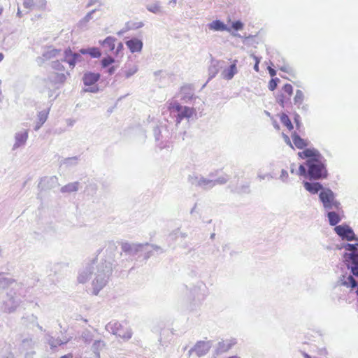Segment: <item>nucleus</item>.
<instances>
[{"mask_svg": "<svg viewBox=\"0 0 358 358\" xmlns=\"http://www.w3.org/2000/svg\"><path fill=\"white\" fill-rule=\"evenodd\" d=\"M61 54V50L58 49H49L45 51V52L43 55V58L45 59H50L53 58H56Z\"/></svg>", "mask_w": 358, "mask_h": 358, "instance_id": "f3484780", "label": "nucleus"}, {"mask_svg": "<svg viewBox=\"0 0 358 358\" xmlns=\"http://www.w3.org/2000/svg\"><path fill=\"white\" fill-rule=\"evenodd\" d=\"M28 138V133L24 131L23 133L18 134L16 135V143L15 145L19 146L24 144Z\"/></svg>", "mask_w": 358, "mask_h": 358, "instance_id": "a211bd4d", "label": "nucleus"}, {"mask_svg": "<svg viewBox=\"0 0 358 358\" xmlns=\"http://www.w3.org/2000/svg\"><path fill=\"white\" fill-rule=\"evenodd\" d=\"M15 281V280L14 279L6 278L4 273H0V285H3V283L4 285H9L10 283L14 282Z\"/></svg>", "mask_w": 358, "mask_h": 358, "instance_id": "a878e982", "label": "nucleus"}, {"mask_svg": "<svg viewBox=\"0 0 358 358\" xmlns=\"http://www.w3.org/2000/svg\"><path fill=\"white\" fill-rule=\"evenodd\" d=\"M194 113V108L187 106H182V109L177 116L176 121L178 123H180V121L184 118H189V117L192 116Z\"/></svg>", "mask_w": 358, "mask_h": 358, "instance_id": "1a4fd4ad", "label": "nucleus"}, {"mask_svg": "<svg viewBox=\"0 0 358 358\" xmlns=\"http://www.w3.org/2000/svg\"><path fill=\"white\" fill-rule=\"evenodd\" d=\"M114 62L115 60L113 59V58L110 56H108L102 59L101 65L103 67H106Z\"/></svg>", "mask_w": 358, "mask_h": 358, "instance_id": "c756f323", "label": "nucleus"}, {"mask_svg": "<svg viewBox=\"0 0 358 358\" xmlns=\"http://www.w3.org/2000/svg\"><path fill=\"white\" fill-rule=\"evenodd\" d=\"M208 350H209V347H208V344H206V343H203V342L197 343L194 346V350L196 352V354L199 356H203V355L206 354V352H207L208 351Z\"/></svg>", "mask_w": 358, "mask_h": 358, "instance_id": "2eb2a0df", "label": "nucleus"}, {"mask_svg": "<svg viewBox=\"0 0 358 358\" xmlns=\"http://www.w3.org/2000/svg\"><path fill=\"white\" fill-rule=\"evenodd\" d=\"M282 137L284 138L285 142L287 145H289L290 146V148H293V145H292V143L290 141V138L287 135H286V134H282Z\"/></svg>", "mask_w": 358, "mask_h": 358, "instance_id": "c9c22d12", "label": "nucleus"}, {"mask_svg": "<svg viewBox=\"0 0 358 358\" xmlns=\"http://www.w3.org/2000/svg\"><path fill=\"white\" fill-rule=\"evenodd\" d=\"M0 99H1V92H0Z\"/></svg>", "mask_w": 358, "mask_h": 358, "instance_id": "864d4df0", "label": "nucleus"}, {"mask_svg": "<svg viewBox=\"0 0 358 358\" xmlns=\"http://www.w3.org/2000/svg\"><path fill=\"white\" fill-rule=\"evenodd\" d=\"M282 92L287 95L286 99H290L293 93V87L290 84H285L282 86Z\"/></svg>", "mask_w": 358, "mask_h": 358, "instance_id": "5701e85b", "label": "nucleus"}, {"mask_svg": "<svg viewBox=\"0 0 358 358\" xmlns=\"http://www.w3.org/2000/svg\"><path fill=\"white\" fill-rule=\"evenodd\" d=\"M254 69H255V71L258 72L259 71V64H255Z\"/></svg>", "mask_w": 358, "mask_h": 358, "instance_id": "c03bdc74", "label": "nucleus"}, {"mask_svg": "<svg viewBox=\"0 0 358 358\" xmlns=\"http://www.w3.org/2000/svg\"><path fill=\"white\" fill-rule=\"evenodd\" d=\"M64 57L63 59L64 62L69 63L71 69H73L76 64V62L80 57L78 54L73 53L70 48L66 49L64 52Z\"/></svg>", "mask_w": 358, "mask_h": 358, "instance_id": "423d86ee", "label": "nucleus"}, {"mask_svg": "<svg viewBox=\"0 0 358 358\" xmlns=\"http://www.w3.org/2000/svg\"><path fill=\"white\" fill-rule=\"evenodd\" d=\"M209 28L213 30H228L230 31L229 28H227L224 22L220 20L213 21L209 24Z\"/></svg>", "mask_w": 358, "mask_h": 358, "instance_id": "dca6fc26", "label": "nucleus"}, {"mask_svg": "<svg viewBox=\"0 0 358 358\" xmlns=\"http://www.w3.org/2000/svg\"><path fill=\"white\" fill-rule=\"evenodd\" d=\"M123 250H124V251H127V250H128V248H127V246H126V245H124V248H123Z\"/></svg>", "mask_w": 358, "mask_h": 358, "instance_id": "3c124183", "label": "nucleus"}, {"mask_svg": "<svg viewBox=\"0 0 358 358\" xmlns=\"http://www.w3.org/2000/svg\"><path fill=\"white\" fill-rule=\"evenodd\" d=\"M236 63L237 61H234V63L231 64V66L229 67V69H225L222 71V76L224 78L227 80H230L238 72Z\"/></svg>", "mask_w": 358, "mask_h": 358, "instance_id": "9b49d317", "label": "nucleus"}, {"mask_svg": "<svg viewBox=\"0 0 358 358\" xmlns=\"http://www.w3.org/2000/svg\"><path fill=\"white\" fill-rule=\"evenodd\" d=\"M345 248L348 251H351L352 252H357V245L348 243L345 245Z\"/></svg>", "mask_w": 358, "mask_h": 358, "instance_id": "72a5a7b5", "label": "nucleus"}, {"mask_svg": "<svg viewBox=\"0 0 358 358\" xmlns=\"http://www.w3.org/2000/svg\"><path fill=\"white\" fill-rule=\"evenodd\" d=\"M288 177V173L286 171L282 170L280 175V178L284 180Z\"/></svg>", "mask_w": 358, "mask_h": 358, "instance_id": "ea45409f", "label": "nucleus"}, {"mask_svg": "<svg viewBox=\"0 0 358 358\" xmlns=\"http://www.w3.org/2000/svg\"><path fill=\"white\" fill-rule=\"evenodd\" d=\"M227 181V179L226 178H224V179H222V180H219L218 182H220L221 184H222V182H226Z\"/></svg>", "mask_w": 358, "mask_h": 358, "instance_id": "09e8293b", "label": "nucleus"}, {"mask_svg": "<svg viewBox=\"0 0 358 358\" xmlns=\"http://www.w3.org/2000/svg\"><path fill=\"white\" fill-rule=\"evenodd\" d=\"M138 71V69L136 66L134 65L131 67V69H127L124 71V76L126 78H129L132 76L136 71Z\"/></svg>", "mask_w": 358, "mask_h": 358, "instance_id": "7c9ffc66", "label": "nucleus"}, {"mask_svg": "<svg viewBox=\"0 0 358 358\" xmlns=\"http://www.w3.org/2000/svg\"><path fill=\"white\" fill-rule=\"evenodd\" d=\"M111 329L113 334L122 339L128 340L131 338L132 332L127 324L115 322Z\"/></svg>", "mask_w": 358, "mask_h": 358, "instance_id": "20e7f679", "label": "nucleus"}, {"mask_svg": "<svg viewBox=\"0 0 358 358\" xmlns=\"http://www.w3.org/2000/svg\"><path fill=\"white\" fill-rule=\"evenodd\" d=\"M276 86H277V84L275 83V81L273 80H271L270 81V85H269L270 90H274L275 88L276 87Z\"/></svg>", "mask_w": 358, "mask_h": 358, "instance_id": "58836bf2", "label": "nucleus"}, {"mask_svg": "<svg viewBox=\"0 0 358 358\" xmlns=\"http://www.w3.org/2000/svg\"><path fill=\"white\" fill-rule=\"evenodd\" d=\"M17 15L18 17H22V12L20 11V10L19 8L17 9Z\"/></svg>", "mask_w": 358, "mask_h": 358, "instance_id": "49530a36", "label": "nucleus"}, {"mask_svg": "<svg viewBox=\"0 0 358 358\" xmlns=\"http://www.w3.org/2000/svg\"><path fill=\"white\" fill-rule=\"evenodd\" d=\"M51 80L55 84H63L66 80V73L64 71L55 72Z\"/></svg>", "mask_w": 358, "mask_h": 358, "instance_id": "4468645a", "label": "nucleus"}, {"mask_svg": "<svg viewBox=\"0 0 358 358\" xmlns=\"http://www.w3.org/2000/svg\"><path fill=\"white\" fill-rule=\"evenodd\" d=\"M252 57L254 58L255 61V64H259L260 63V59L255 56V55H252Z\"/></svg>", "mask_w": 358, "mask_h": 358, "instance_id": "a19ab883", "label": "nucleus"}, {"mask_svg": "<svg viewBox=\"0 0 358 358\" xmlns=\"http://www.w3.org/2000/svg\"><path fill=\"white\" fill-rule=\"evenodd\" d=\"M169 110H170L171 112H177L178 114L180 113L182 106H180L178 102H170L169 105L168 106Z\"/></svg>", "mask_w": 358, "mask_h": 358, "instance_id": "393cba45", "label": "nucleus"}, {"mask_svg": "<svg viewBox=\"0 0 358 358\" xmlns=\"http://www.w3.org/2000/svg\"><path fill=\"white\" fill-rule=\"evenodd\" d=\"M48 113L45 111L40 112L38 114V122L36 124V129H38L41 127V126L45 123V122L48 119Z\"/></svg>", "mask_w": 358, "mask_h": 358, "instance_id": "4be33fe9", "label": "nucleus"}, {"mask_svg": "<svg viewBox=\"0 0 358 358\" xmlns=\"http://www.w3.org/2000/svg\"><path fill=\"white\" fill-rule=\"evenodd\" d=\"M52 67L53 68V69L55 71H56V72H59V71H64V66L62 65V64L59 62V61H56V62H54L52 64Z\"/></svg>", "mask_w": 358, "mask_h": 358, "instance_id": "cd10ccee", "label": "nucleus"}, {"mask_svg": "<svg viewBox=\"0 0 358 358\" xmlns=\"http://www.w3.org/2000/svg\"><path fill=\"white\" fill-rule=\"evenodd\" d=\"M100 78V73L88 72L84 74L83 78V83L86 86H90L96 84Z\"/></svg>", "mask_w": 358, "mask_h": 358, "instance_id": "6e6552de", "label": "nucleus"}, {"mask_svg": "<svg viewBox=\"0 0 358 358\" xmlns=\"http://www.w3.org/2000/svg\"><path fill=\"white\" fill-rule=\"evenodd\" d=\"M5 56L3 53H0V63L2 62V60L4 59Z\"/></svg>", "mask_w": 358, "mask_h": 358, "instance_id": "de8ad7c7", "label": "nucleus"}, {"mask_svg": "<svg viewBox=\"0 0 358 358\" xmlns=\"http://www.w3.org/2000/svg\"><path fill=\"white\" fill-rule=\"evenodd\" d=\"M306 173V170L303 165H300L299 167V175H305Z\"/></svg>", "mask_w": 358, "mask_h": 358, "instance_id": "e433bc0d", "label": "nucleus"}, {"mask_svg": "<svg viewBox=\"0 0 358 358\" xmlns=\"http://www.w3.org/2000/svg\"><path fill=\"white\" fill-rule=\"evenodd\" d=\"M334 231L343 239H347L348 241L355 239V232L348 225H337L334 228Z\"/></svg>", "mask_w": 358, "mask_h": 358, "instance_id": "39448f33", "label": "nucleus"}, {"mask_svg": "<svg viewBox=\"0 0 358 358\" xmlns=\"http://www.w3.org/2000/svg\"><path fill=\"white\" fill-rule=\"evenodd\" d=\"M349 258L352 260V272L354 275H358V252L350 253L349 255Z\"/></svg>", "mask_w": 358, "mask_h": 358, "instance_id": "ddd939ff", "label": "nucleus"}, {"mask_svg": "<svg viewBox=\"0 0 358 358\" xmlns=\"http://www.w3.org/2000/svg\"><path fill=\"white\" fill-rule=\"evenodd\" d=\"M280 121L281 122L287 127V128L291 131L294 129L293 124L291 122L289 117L287 114L282 113L280 115Z\"/></svg>", "mask_w": 358, "mask_h": 358, "instance_id": "412c9836", "label": "nucleus"}, {"mask_svg": "<svg viewBox=\"0 0 358 358\" xmlns=\"http://www.w3.org/2000/svg\"><path fill=\"white\" fill-rule=\"evenodd\" d=\"M231 28L234 30H241L243 29V23L241 21H236L232 22Z\"/></svg>", "mask_w": 358, "mask_h": 358, "instance_id": "473e14b6", "label": "nucleus"}, {"mask_svg": "<svg viewBox=\"0 0 358 358\" xmlns=\"http://www.w3.org/2000/svg\"><path fill=\"white\" fill-rule=\"evenodd\" d=\"M328 218L330 224L335 225L341 221V217L335 212H329L328 213Z\"/></svg>", "mask_w": 358, "mask_h": 358, "instance_id": "aec40b11", "label": "nucleus"}, {"mask_svg": "<svg viewBox=\"0 0 358 358\" xmlns=\"http://www.w3.org/2000/svg\"><path fill=\"white\" fill-rule=\"evenodd\" d=\"M117 39L114 36H108L103 41L101 44L103 48H106L108 51L113 52L115 56H122L124 49L123 43L121 42L117 43L115 46Z\"/></svg>", "mask_w": 358, "mask_h": 358, "instance_id": "f03ea898", "label": "nucleus"}, {"mask_svg": "<svg viewBox=\"0 0 358 358\" xmlns=\"http://www.w3.org/2000/svg\"><path fill=\"white\" fill-rule=\"evenodd\" d=\"M94 10L90 12V13H88L85 16V17L83 19V21L85 22H88L90 19H91V15L92 13H94Z\"/></svg>", "mask_w": 358, "mask_h": 358, "instance_id": "4c0bfd02", "label": "nucleus"}, {"mask_svg": "<svg viewBox=\"0 0 358 358\" xmlns=\"http://www.w3.org/2000/svg\"><path fill=\"white\" fill-rule=\"evenodd\" d=\"M78 188V182H74L73 183H70L62 187V192H76Z\"/></svg>", "mask_w": 358, "mask_h": 358, "instance_id": "6ab92c4d", "label": "nucleus"}, {"mask_svg": "<svg viewBox=\"0 0 358 358\" xmlns=\"http://www.w3.org/2000/svg\"><path fill=\"white\" fill-rule=\"evenodd\" d=\"M357 294L358 295V289H357V292H356Z\"/></svg>", "mask_w": 358, "mask_h": 358, "instance_id": "603ef678", "label": "nucleus"}, {"mask_svg": "<svg viewBox=\"0 0 358 358\" xmlns=\"http://www.w3.org/2000/svg\"><path fill=\"white\" fill-rule=\"evenodd\" d=\"M97 90H98L97 87H93V88H91L90 90H87V91L92 92H95Z\"/></svg>", "mask_w": 358, "mask_h": 358, "instance_id": "a18cd8bd", "label": "nucleus"}, {"mask_svg": "<svg viewBox=\"0 0 358 358\" xmlns=\"http://www.w3.org/2000/svg\"><path fill=\"white\" fill-rule=\"evenodd\" d=\"M127 48L131 52H141L143 48V43L138 38H132L126 42Z\"/></svg>", "mask_w": 358, "mask_h": 358, "instance_id": "0eeeda50", "label": "nucleus"}, {"mask_svg": "<svg viewBox=\"0 0 358 358\" xmlns=\"http://www.w3.org/2000/svg\"><path fill=\"white\" fill-rule=\"evenodd\" d=\"M287 95L285 94L283 92L278 95L277 97V101L278 103L282 106V107L285 106L286 103L289 101L290 99H286Z\"/></svg>", "mask_w": 358, "mask_h": 358, "instance_id": "bb28decb", "label": "nucleus"}, {"mask_svg": "<svg viewBox=\"0 0 358 358\" xmlns=\"http://www.w3.org/2000/svg\"><path fill=\"white\" fill-rule=\"evenodd\" d=\"M24 6L27 8H31L34 6V0H24Z\"/></svg>", "mask_w": 358, "mask_h": 358, "instance_id": "f704fd0d", "label": "nucleus"}, {"mask_svg": "<svg viewBox=\"0 0 358 358\" xmlns=\"http://www.w3.org/2000/svg\"><path fill=\"white\" fill-rule=\"evenodd\" d=\"M292 138L294 145L298 149L305 150L306 146L308 145V142L306 140H304V138H301L300 136H299L296 133H294L292 134Z\"/></svg>", "mask_w": 358, "mask_h": 358, "instance_id": "9d476101", "label": "nucleus"}, {"mask_svg": "<svg viewBox=\"0 0 358 358\" xmlns=\"http://www.w3.org/2000/svg\"><path fill=\"white\" fill-rule=\"evenodd\" d=\"M320 198L325 208L338 209L339 203L335 201L334 194L330 190L322 191L320 194Z\"/></svg>", "mask_w": 358, "mask_h": 358, "instance_id": "7ed1b4c3", "label": "nucleus"}, {"mask_svg": "<svg viewBox=\"0 0 358 358\" xmlns=\"http://www.w3.org/2000/svg\"><path fill=\"white\" fill-rule=\"evenodd\" d=\"M303 99V92H301V90H297L295 97H294L295 103H297L298 104H301Z\"/></svg>", "mask_w": 358, "mask_h": 358, "instance_id": "2f4dec72", "label": "nucleus"}, {"mask_svg": "<svg viewBox=\"0 0 358 358\" xmlns=\"http://www.w3.org/2000/svg\"><path fill=\"white\" fill-rule=\"evenodd\" d=\"M73 354L69 353V354H66V355L62 356L61 358H73Z\"/></svg>", "mask_w": 358, "mask_h": 358, "instance_id": "79ce46f5", "label": "nucleus"}, {"mask_svg": "<svg viewBox=\"0 0 358 358\" xmlns=\"http://www.w3.org/2000/svg\"><path fill=\"white\" fill-rule=\"evenodd\" d=\"M143 22H140L136 27H138V28L141 27H143Z\"/></svg>", "mask_w": 358, "mask_h": 358, "instance_id": "8fccbe9b", "label": "nucleus"}, {"mask_svg": "<svg viewBox=\"0 0 358 358\" xmlns=\"http://www.w3.org/2000/svg\"><path fill=\"white\" fill-rule=\"evenodd\" d=\"M269 71H270L271 76H274V75H275V70H273L272 69H270Z\"/></svg>", "mask_w": 358, "mask_h": 358, "instance_id": "37998d69", "label": "nucleus"}, {"mask_svg": "<svg viewBox=\"0 0 358 358\" xmlns=\"http://www.w3.org/2000/svg\"><path fill=\"white\" fill-rule=\"evenodd\" d=\"M302 159H307L306 165L308 168V174L310 178L320 179L326 178L327 171L322 162V156L315 148H306L297 154Z\"/></svg>", "mask_w": 358, "mask_h": 358, "instance_id": "f257e3e1", "label": "nucleus"}, {"mask_svg": "<svg viewBox=\"0 0 358 358\" xmlns=\"http://www.w3.org/2000/svg\"><path fill=\"white\" fill-rule=\"evenodd\" d=\"M343 285L353 288L357 286V282L353 276L350 275L343 280Z\"/></svg>", "mask_w": 358, "mask_h": 358, "instance_id": "b1692460", "label": "nucleus"}, {"mask_svg": "<svg viewBox=\"0 0 358 358\" xmlns=\"http://www.w3.org/2000/svg\"><path fill=\"white\" fill-rule=\"evenodd\" d=\"M88 54L92 57L98 58L101 56V51L96 48H91L88 50Z\"/></svg>", "mask_w": 358, "mask_h": 358, "instance_id": "c85d7f7f", "label": "nucleus"}, {"mask_svg": "<svg viewBox=\"0 0 358 358\" xmlns=\"http://www.w3.org/2000/svg\"><path fill=\"white\" fill-rule=\"evenodd\" d=\"M303 186L307 191L312 194L317 193L322 188V186L320 183H317V182H315V183H310V182L305 181Z\"/></svg>", "mask_w": 358, "mask_h": 358, "instance_id": "f8f14e48", "label": "nucleus"}]
</instances>
